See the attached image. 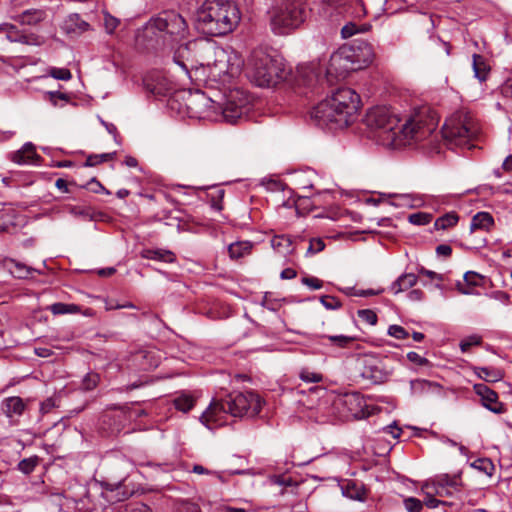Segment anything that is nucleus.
I'll list each match as a JSON object with an SVG mask.
<instances>
[{
  "label": "nucleus",
  "instance_id": "obj_1",
  "mask_svg": "<svg viewBox=\"0 0 512 512\" xmlns=\"http://www.w3.org/2000/svg\"><path fill=\"white\" fill-rule=\"evenodd\" d=\"M438 121L436 112L428 107L416 111L401 126L397 115L385 106L371 108L364 118L365 125L377 133L383 145L394 149L427 139L435 132Z\"/></svg>",
  "mask_w": 512,
  "mask_h": 512
},
{
  "label": "nucleus",
  "instance_id": "obj_2",
  "mask_svg": "<svg viewBox=\"0 0 512 512\" xmlns=\"http://www.w3.org/2000/svg\"><path fill=\"white\" fill-rule=\"evenodd\" d=\"M317 10L320 17L331 21L338 20L339 15L354 18L366 14L362 0H321L314 7H308L307 0H281L271 12V27L277 34H285L298 28L307 18L308 12Z\"/></svg>",
  "mask_w": 512,
  "mask_h": 512
},
{
  "label": "nucleus",
  "instance_id": "obj_3",
  "mask_svg": "<svg viewBox=\"0 0 512 512\" xmlns=\"http://www.w3.org/2000/svg\"><path fill=\"white\" fill-rule=\"evenodd\" d=\"M240 11L232 0H205L196 11V27L209 36H224L239 24Z\"/></svg>",
  "mask_w": 512,
  "mask_h": 512
},
{
  "label": "nucleus",
  "instance_id": "obj_4",
  "mask_svg": "<svg viewBox=\"0 0 512 512\" xmlns=\"http://www.w3.org/2000/svg\"><path fill=\"white\" fill-rule=\"evenodd\" d=\"M261 410V400L252 392L229 393L225 397H214L202 413L200 421L209 429L223 425V417L230 414L234 417H243L249 411L257 415Z\"/></svg>",
  "mask_w": 512,
  "mask_h": 512
},
{
  "label": "nucleus",
  "instance_id": "obj_5",
  "mask_svg": "<svg viewBox=\"0 0 512 512\" xmlns=\"http://www.w3.org/2000/svg\"><path fill=\"white\" fill-rule=\"evenodd\" d=\"M247 70L251 81L259 87L275 86L287 79L282 59L262 48L252 51Z\"/></svg>",
  "mask_w": 512,
  "mask_h": 512
},
{
  "label": "nucleus",
  "instance_id": "obj_6",
  "mask_svg": "<svg viewBox=\"0 0 512 512\" xmlns=\"http://www.w3.org/2000/svg\"><path fill=\"white\" fill-rule=\"evenodd\" d=\"M479 133V127L469 112L459 111L446 120L443 137L450 143L460 147L471 148V141Z\"/></svg>",
  "mask_w": 512,
  "mask_h": 512
},
{
  "label": "nucleus",
  "instance_id": "obj_7",
  "mask_svg": "<svg viewBox=\"0 0 512 512\" xmlns=\"http://www.w3.org/2000/svg\"><path fill=\"white\" fill-rule=\"evenodd\" d=\"M310 116L316 125L333 130L346 128L354 121L352 116L346 114L329 97L313 107Z\"/></svg>",
  "mask_w": 512,
  "mask_h": 512
},
{
  "label": "nucleus",
  "instance_id": "obj_8",
  "mask_svg": "<svg viewBox=\"0 0 512 512\" xmlns=\"http://www.w3.org/2000/svg\"><path fill=\"white\" fill-rule=\"evenodd\" d=\"M151 24L160 32H164L173 41L183 39L187 33L188 25L181 14L176 11H163L151 20Z\"/></svg>",
  "mask_w": 512,
  "mask_h": 512
},
{
  "label": "nucleus",
  "instance_id": "obj_9",
  "mask_svg": "<svg viewBox=\"0 0 512 512\" xmlns=\"http://www.w3.org/2000/svg\"><path fill=\"white\" fill-rule=\"evenodd\" d=\"M361 70L355 59V53L348 45H343L330 57L328 72L345 76L349 72Z\"/></svg>",
  "mask_w": 512,
  "mask_h": 512
},
{
  "label": "nucleus",
  "instance_id": "obj_10",
  "mask_svg": "<svg viewBox=\"0 0 512 512\" xmlns=\"http://www.w3.org/2000/svg\"><path fill=\"white\" fill-rule=\"evenodd\" d=\"M360 375L371 384L387 381L389 373L384 369L381 360L375 355H364L360 360Z\"/></svg>",
  "mask_w": 512,
  "mask_h": 512
},
{
  "label": "nucleus",
  "instance_id": "obj_11",
  "mask_svg": "<svg viewBox=\"0 0 512 512\" xmlns=\"http://www.w3.org/2000/svg\"><path fill=\"white\" fill-rule=\"evenodd\" d=\"M241 72L240 63L232 62V58L224 51H221L210 67V76L215 80L227 82L231 78L238 76Z\"/></svg>",
  "mask_w": 512,
  "mask_h": 512
},
{
  "label": "nucleus",
  "instance_id": "obj_12",
  "mask_svg": "<svg viewBox=\"0 0 512 512\" xmlns=\"http://www.w3.org/2000/svg\"><path fill=\"white\" fill-rule=\"evenodd\" d=\"M336 405L345 409L347 417L362 419L370 415L366 402L359 393L345 394L337 400Z\"/></svg>",
  "mask_w": 512,
  "mask_h": 512
},
{
  "label": "nucleus",
  "instance_id": "obj_13",
  "mask_svg": "<svg viewBox=\"0 0 512 512\" xmlns=\"http://www.w3.org/2000/svg\"><path fill=\"white\" fill-rule=\"evenodd\" d=\"M329 98L333 100L338 107L343 109L346 114H349L355 119L360 105V97L353 89L349 87L338 88Z\"/></svg>",
  "mask_w": 512,
  "mask_h": 512
},
{
  "label": "nucleus",
  "instance_id": "obj_14",
  "mask_svg": "<svg viewBox=\"0 0 512 512\" xmlns=\"http://www.w3.org/2000/svg\"><path fill=\"white\" fill-rule=\"evenodd\" d=\"M237 95L238 91L231 92L224 106L219 107L223 119L230 124L241 121L249 110L246 100H240L239 103L235 101Z\"/></svg>",
  "mask_w": 512,
  "mask_h": 512
},
{
  "label": "nucleus",
  "instance_id": "obj_15",
  "mask_svg": "<svg viewBox=\"0 0 512 512\" xmlns=\"http://www.w3.org/2000/svg\"><path fill=\"white\" fill-rule=\"evenodd\" d=\"M186 106L190 116L197 118L208 117L209 114L206 111L209 109L215 110L216 108L215 102L201 91L190 94Z\"/></svg>",
  "mask_w": 512,
  "mask_h": 512
},
{
  "label": "nucleus",
  "instance_id": "obj_16",
  "mask_svg": "<svg viewBox=\"0 0 512 512\" xmlns=\"http://www.w3.org/2000/svg\"><path fill=\"white\" fill-rule=\"evenodd\" d=\"M425 487L427 489H429V488L449 487V488L454 490V492L456 494V499H457L456 502H459L461 506L463 505L464 501L466 500L464 485L462 483L460 474H454V475L442 474V475H439V476H437L433 480L431 485L426 484Z\"/></svg>",
  "mask_w": 512,
  "mask_h": 512
},
{
  "label": "nucleus",
  "instance_id": "obj_17",
  "mask_svg": "<svg viewBox=\"0 0 512 512\" xmlns=\"http://www.w3.org/2000/svg\"><path fill=\"white\" fill-rule=\"evenodd\" d=\"M475 393L481 398L482 405L495 414L505 412L503 403L498 401V394L487 385L479 383L473 387Z\"/></svg>",
  "mask_w": 512,
  "mask_h": 512
},
{
  "label": "nucleus",
  "instance_id": "obj_18",
  "mask_svg": "<svg viewBox=\"0 0 512 512\" xmlns=\"http://www.w3.org/2000/svg\"><path fill=\"white\" fill-rule=\"evenodd\" d=\"M348 46L354 51L355 59L361 69L372 63L375 53L373 46L370 43L364 40H356L352 45Z\"/></svg>",
  "mask_w": 512,
  "mask_h": 512
},
{
  "label": "nucleus",
  "instance_id": "obj_19",
  "mask_svg": "<svg viewBox=\"0 0 512 512\" xmlns=\"http://www.w3.org/2000/svg\"><path fill=\"white\" fill-rule=\"evenodd\" d=\"M318 80V73L314 64H302L297 66L294 81L298 86H312Z\"/></svg>",
  "mask_w": 512,
  "mask_h": 512
},
{
  "label": "nucleus",
  "instance_id": "obj_20",
  "mask_svg": "<svg viewBox=\"0 0 512 512\" xmlns=\"http://www.w3.org/2000/svg\"><path fill=\"white\" fill-rule=\"evenodd\" d=\"M68 35H80L90 29V24L83 20L79 14H70L61 26Z\"/></svg>",
  "mask_w": 512,
  "mask_h": 512
},
{
  "label": "nucleus",
  "instance_id": "obj_21",
  "mask_svg": "<svg viewBox=\"0 0 512 512\" xmlns=\"http://www.w3.org/2000/svg\"><path fill=\"white\" fill-rule=\"evenodd\" d=\"M174 63L186 74H189V70L195 67L192 54L188 44L180 45L173 56Z\"/></svg>",
  "mask_w": 512,
  "mask_h": 512
},
{
  "label": "nucleus",
  "instance_id": "obj_22",
  "mask_svg": "<svg viewBox=\"0 0 512 512\" xmlns=\"http://www.w3.org/2000/svg\"><path fill=\"white\" fill-rule=\"evenodd\" d=\"M0 30L6 33V38L11 42L27 45L36 44V36L24 34L15 25L6 23L0 26Z\"/></svg>",
  "mask_w": 512,
  "mask_h": 512
},
{
  "label": "nucleus",
  "instance_id": "obj_23",
  "mask_svg": "<svg viewBox=\"0 0 512 512\" xmlns=\"http://www.w3.org/2000/svg\"><path fill=\"white\" fill-rule=\"evenodd\" d=\"M37 157L34 145L26 143L20 150L13 152L10 159L17 164H29L34 162Z\"/></svg>",
  "mask_w": 512,
  "mask_h": 512
},
{
  "label": "nucleus",
  "instance_id": "obj_24",
  "mask_svg": "<svg viewBox=\"0 0 512 512\" xmlns=\"http://www.w3.org/2000/svg\"><path fill=\"white\" fill-rule=\"evenodd\" d=\"M141 257L149 260H156L165 263H173L176 260L175 254L167 249H143Z\"/></svg>",
  "mask_w": 512,
  "mask_h": 512
},
{
  "label": "nucleus",
  "instance_id": "obj_25",
  "mask_svg": "<svg viewBox=\"0 0 512 512\" xmlns=\"http://www.w3.org/2000/svg\"><path fill=\"white\" fill-rule=\"evenodd\" d=\"M2 409L5 415L9 418L20 416L24 412L25 403L20 397H8L3 401Z\"/></svg>",
  "mask_w": 512,
  "mask_h": 512
},
{
  "label": "nucleus",
  "instance_id": "obj_26",
  "mask_svg": "<svg viewBox=\"0 0 512 512\" xmlns=\"http://www.w3.org/2000/svg\"><path fill=\"white\" fill-rule=\"evenodd\" d=\"M418 281V276L414 273L402 274L391 285L390 289L394 294H398L413 287Z\"/></svg>",
  "mask_w": 512,
  "mask_h": 512
},
{
  "label": "nucleus",
  "instance_id": "obj_27",
  "mask_svg": "<svg viewBox=\"0 0 512 512\" xmlns=\"http://www.w3.org/2000/svg\"><path fill=\"white\" fill-rule=\"evenodd\" d=\"M46 13L40 9L26 10L17 16V21L22 25H36L43 21Z\"/></svg>",
  "mask_w": 512,
  "mask_h": 512
},
{
  "label": "nucleus",
  "instance_id": "obj_28",
  "mask_svg": "<svg viewBox=\"0 0 512 512\" xmlns=\"http://www.w3.org/2000/svg\"><path fill=\"white\" fill-rule=\"evenodd\" d=\"M494 225V219L492 215L488 212H478L476 213L471 221L470 230L474 231L476 229L489 230L490 227Z\"/></svg>",
  "mask_w": 512,
  "mask_h": 512
},
{
  "label": "nucleus",
  "instance_id": "obj_29",
  "mask_svg": "<svg viewBox=\"0 0 512 512\" xmlns=\"http://www.w3.org/2000/svg\"><path fill=\"white\" fill-rule=\"evenodd\" d=\"M475 372L486 382H498L504 377L503 371L494 367H476Z\"/></svg>",
  "mask_w": 512,
  "mask_h": 512
},
{
  "label": "nucleus",
  "instance_id": "obj_30",
  "mask_svg": "<svg viewBox=\"0 0 512 512\" xmlns=\"http://www.w3.org/2000/svg\"><path fill=\"white\" fill-rule=\"evenodd\" d=\"M252 244L249 241H239L229 245L228 252L232 259H238L250 254Z\"/></svg>",
  "mask_w": 512,
  "mask_h": 512
},
{
  "label": "nucleus",
  "instance_id": "obj_31",
  "mask_svg": "<svg viewBox=\"0 0 512 512\" xmlns=\"http://www.w3.org/2000/svg\"><path fill=\"white\" fill-rule=\"evenodd\" d=\"M343 494L353 500L364 501L366 499V490L363 485H357L354 482H349L343 488Z\"/></svg>",
  "mask_w": 512,
  "mask_h": 512
},
{
  "label": "nucleus",
  "instance_id": "obj_32",
  "mask_svg": "<svg viewBox=\"0 0 512 512\" xmlns=\"http://www.w3.org/2000/svg\"><path fill=\"white\" fill-rule=\"evenodd\" d=\"M225 195L224 189L220 187H211L207 193V200L216 211H221L223 209L222 201Z\"/></svg>",
  "mask_w": 512,
  "mask_h": 512
},
{
  "label": "nucleus",
  "instance_id": "obj_33",
  "mask_svg": "<svg viewBox=\"0 0 512 512\" xmlns=\"http://www.w3.org/2000/svg\"><path fill=\"white\" fill-rule=\"evenodd\" d=\"M271 246L274 250L280 253L292 252V240L286 235H276L271 239Z\"/></svg>",
  "mask_w": 512,
  "mask_h": 512
},
{
  "label": "nucleus",
  "instance_id": "obj_34",
  "mask_svg": "<svg viewBox=\"0 0 512 512\" xmlns=\"http://www.w3.org/2000/svg\"><path fill=\"white\" fill-rule=\"evenodd\" d=\"M424 504L428 508H437L440 505L448 506L450 508V512H454V511H457L462 508V506L460 505L459 502L439 500V499H436L435 497H433L432 495H430L429 492H428L427 497L425 498Z\"/></svg>",
  "mask_w": 512,
  "mask_h": 512
},
{
  "label": "nucleus",
  "instance_id": "obj_35",
  "mask_svg": "<svg viewBox=\"0 0 512 512\" xmlns=\"http://www.w3.org/2000/svg\"><path fill=\"white\" fill-rule=\"evenodd\" d=\"M459 216L455 212H449L436 219L434 227L436 230H446L458 223Z\"/></svg>",
  "mask_w": 512,
  "mask_h": 512
},
{
  "label": "nucleus",
  "instance_id": "obj_36",
  "mask_svg": "<svg viewBox=\"0 0 512 512\" xmlns=\"http://www.w3.org/2000/svg\"><path fill=\"white\" fill-rule=\"evenodd\" d=\"M474 75L480 81H485L488 75L487 65L481 55L473 54Z\"/></svg>",
  "mask_w": 512,
  "mask_h": 512
},
{
  "label": "nucleus",
  "instance_id": "obj_37",
  "mask_svg": "<svg viewBox=\"0 0 512 512\" xmlns=\"http://www.w3.org/2000/svg\"><path fill=\"white\" fill-rule=\"evenodd\" d=\"M324 337L330 341L331 345L343 349L349 348L357 340V337L347 335H328Z\"/></svg>",
  "mask_w": 512,
  "mask_h": 512
},
{
  "label": "nucleus",
  "instance_id": "obj_38",
  "mask_svg": "<svg viewBox=\"0 0 512 512\" xmlns=\"http://www.w3.org/2000/svg\"><path fill=\"white\" fill-rule=\"evenodd\" d=\"M115 156H116V152L102 153V154H91V155L87 156L84 166L85 167H94L102 162L113 160Z\"/></svg>",
  "mask_w": 512,
  "mask_h": 512
},
{
  "label": "nucleus",
  "instance_id": "obj_39",
  "mask_svg": "<svg viewBox=\"0 0 512 512\" xmlns=\"http://www.w3.org/2000/svg\"><path fill=\"white\" fill-rule=\"evenodd\" d=\"M308 175L313 176L314 173L312 171H309L308 173H295V175L293 176V183L296 185L298 189L306 190L311 189L313 187V183L311 180L308 179Z\"/></svg>",
  "mask_w": 512,
  "mask_h": 512
},
{
  "label": "nucleus",
  "instance_id": "obj_40",
  "mask_svg": "<svg viewBox=\"0 0 512 512\" xmlns=\"http://www.w3.org/2000/svg\"><path fill=\"white\" fill-rule=\"evenodd\" d=\"M100 382V375L96 372H88L82 379L81 388L85 391L95 389Z\"/></svg>",
  "mask_w": 512,
  "mask_h": 512
},
{
  "label": "nucleus",
  "instance_id": "obj_41",
  "mask_svg": "<svg viewBox=\"0 0 512 512\" xmlns=\"http://www.w3.org/2000/svg\"><path fill=\"white\" fill-rule=\"evenodd\" d=\"M49 310L54 315H61L67 313H75L78 311V306L74 304H65L61 302H57L49 306Z\"/></svg>",
  "mask_w": 512,
  "mask_h": 512
},
{
  "label": "nucleus",
  "instance_id": "obj_42",
  "mask_svg": "<svg viewBox=\"0 0 512 512\" xmlns=\"http://www.w3.org/2000/svg\"><path fill=\"white\" fill-rule=\"evenodd\" d=\"M38 463H39L38 456H32L29 458H25L18 463V469L22 473L29 475L30 473H32L34 471V469L36 468Z\"/></svg>",
  "mask_w": 512,
  "mask_h": 512
},
{
  "label": "nucleus",
  "instance_id": "obj_43",
  "mask_svg": "<svg viewBox=\"0 0 512 512\" xmlns=\"http://www.w3.org/2000/svg\"><path fill=\"white\" fill-rule=\"evenodd\" d=\"M175 408L182 412H188L194 406V399L191 396L183 395L174 400Z\"/></svg>",
  "mask_w": 512,
  "mask_h": 512
},
{
  "label": "nucleus",
  "instance_id": "obj_44",
  "mask_svg": "<svg viewBox=\"0 0 512 512\" xmlns=\"http://www.w3.org/2000/svg\"><path fill=\"white\" fill-rule=\"evenodd\" d=\"M484 276L475 272V271H468L464 274V281L467 286L471 287H479L483 285L484 282Z\"/></svg>",
  "mask_w": 512,
  "mask_h": 512
},
{
  "label": "nucleus",
  "instance_id": "obj_45",
  "mask_svg": "<svg viewBox=\"0 0 512 512\" xmlns=\"http://www.w3.org/2000/svg\"><path fill=\"white\" fill-rule=\"evenodd\" d=\"M408 220L414 225H426L432 220V215L424 212H417L409 215Z\"/></svg>",
  "mask_w": 512,
  "mask_h": 512
},
{
  "label": "nucleus",
  "instance_id": "obj_46",
  "mask_svg": "<svg viewBox=\"0 0 512 512\" xmlns=\"http://www.w3.org/2000/svg\"><path fill=\"white\" fill-rule=\"evenodd\" d=\"M482 342V338L479 335H471L461 340L460 349L462 352H468L472 346H478Z\"/></svg>",
  "mask_w": 512,
  "mask_h": 512
},
{
  "label": "nucleus",
  "instance_id": "obj_47",
  "mask_svg": "<svg viewBox=\"0 0 512 512\" xmlns=\"http://www.w3.org/2000/svg\"><path fill=\"white\" fill-rule=\"evenodd\" d=\"M118 512H152L150 507L144 503L135 502L128 503L124 507H121Z\"/></svg>",
  "mask_w": 512,
  "mask_h": 512
},
{
  "label": "nucleus",
  "instance_id": "obj_48",
  "mask_svg": "<svg viewBox=\"0 0 512 512\" xmlns=\"http://www.w3.org/2000/svg\"><path fill=\"white\" fill-rule=\"evenodd\" d=\"M403 504L408 512H420L423 508V502L415 497L405 498Z\"/></svg>",
  "mask_w": 512,
  "mask_h": 512
},
{
  "label": "nucleus",
  "instance_id": "obj_49",
  "mask_svg": "<svg viewBox=\"0 0 512 512\" xmlns=\"http://www.w3.org/2000/svg\"><path fill=\"white\" fill-rule=\"evenodd\" d=\"M320 302L326 309H329V310H336L342 306V304L338 298H336L334 296H330V295L321 296Z\"/></svg>",
  "mask_w": 512,
  "mask_h": 512
},
{
  "label": "nucleus",
  "instance_id": "obj_50",
  "mask_svg": "<svg viewBox=\"0 0 512 512\" xmlns=\"http://www.w3.org/2000/svg\"><path fill=\"white\" fill-rule=\"evenodd\" d=\"M357 314H358V317L362 321H364L370 325H375L377 323L378 318H377L376 313L373 310L362 309V310H358Z\"/></svg>",
  "mask_w": 512,
  "mask_h": 512
},
{
  "label": "nucleus",
  "instance_id": "obj_51",
  "mask_svg": "<svg viewBox=\"0 0 512 512\" xmlns=\"http://www.w3.org/2000/svg\"><path fill=\"white\" fill-rule=\"evenodd\" d=\"M49 74L50 76L58 80L67 81L72 78L70 70L66 68H51Z\"/></svg>",
  "mask_w": 512,
  "mask_h": 512
},
{
  "label": "nucleus",
  "instance_id": "obj_52",
  "mask_svg": "<svg viewBox=\"0 0 512 512\" xmlns=\"http://www.w3.org/2000/svg\"><path fill=\"white\" fill-rule=\"evenodd\" d=\"M395 201H393L391 204L394 206H408L413 207V199L411 195L409 194H395L393 195Z\"/></svg>",
  "mask_w": 512,
  "mask_h": 512
},
{
  "label": "nucleus",
  "instance_id": "obj_53",
  "mask_svg": "<svg viewBox=\"0 0 512 512\" xmlns=\"http://www.w3.org/2000/svg\"><path fill=\"white\" fill-rule=\"evenodd\" d=\"M388 335L396 339H406L409 333L400 325H390L388 328Z\"/></svg>",
  "mask_w": 512,
  "mask_h": 512
},
{
  "label": "nucleus",
  "instance_id": "obj_54",
  "mask_svg": "<svg viewBox=\"0 0 512 512\" xmlns=\"http://www.w3.org/2000/svg\"><path fill=\"white\" fill-rule=\"evenodd\" d=\"M360 31H365V29L364 28L360 29L355 23L349 22L342 27L341 36H342V38H349Z\"/></svg>",
  "mask_w": 512,
  "mask_h": 512
},
{
  "label": "nucleus",
  "instance_id": "obj_55",
  "mask_svg": "<svg viewBox=\"0 0 512 512\" xmlns=\"http://www.w3.org/2000/svg\"><path fill=\"white\" fill-rule=\"evenodd\" d=\"M325 248V243L321 238H312L309 242V247L307 249V254H316L323 251Z\"/></svg>",
  "mask_w": 512,
  "mask_h": 512
},
{
  "label": "nucleus",
  "instance_id": "obj_56",
  "mask_svg": "<svg viewBox=\"0 0 512 512\" xmlns=\"http://www.w3.org/2000/svg\"><path fill=\"white\" fill-rule=\"evenodd\" d=\"M49 101L56 106L58 104V100L68 102L69 95L60 91H48L47 93Z\"/></svg>",
  "mask_w": 512,
  "mask_h": 512
},
{
  "label": "nucleus",
  "instance_id": "obj_57",
  "mask_svg": "<svg viewBox=\"0 0 512 512\" xmlns=\"http://www.w3.org/2000/svg\"><path fill=\"white\" fill-rule=\"evenodd\" d=\"M300 378L308 383H318L322 380V375L319 373L311 372L309 370H302Z\"/></svg>",
  "mask_w": 512,
  "mask_h": 512
},
{
  "label": "nucleus",
  "instance_id": "obj_58",
  "mask_svg": "<svg viewBox=\"0 0 512 512\" xmlns=\"http://www.w3.org/2000/svg\"><path fill=\"white\" fill-rule=\"evenodd\" d=\"M174 512H201L200 507L192 502L179 503Z\"/></svg>",
  "mask_w": 512,
  "mask_h": 512
},
{
  "label": "nucleus",
  "instance_id": "obj_59",
  "mask_svg": "<svg viewBox=\"0 0 512 512\" xmlns=\"http://www.w3.org/2000/svg\"><path fill=\"white\" fill-rule=\"evenodd\" d=\"M88 189H90L93 193L103 192L107 195H110L111 192L107 190L96 178H92L86 185Z\"/></svg>",
  "mask_w": 512,
  "mask_h": 512
},
{
  "label": "nucleus",
  "instance_id": "obj_60",
  "mask_svg": "<svg viewBox=\"0 0 512 512\" xmlns=\"http://www.w3.org/2000/svg\"><path fill=\"white\" fill-rule=\"evenodd\" d=\"M417 273L419 276H426L430 280H438L442 282L444 280V277L442 274H438L434 271L428 270L424 268L423 266L417 268Z\"/></svg>",
  "mask_w": 512,
  "mask_h": 512
},
{
  "label": "nucleus",
  "instance_id": "obj_61",
  "mask_svg": "<svg viewBox=\"0 0 512 512\" xmlns=\"http://www.w3.org/2000/svg\"><path fill=\"white\" fill-rule=\"evenodd\" d=\"M270 481L272 484L281 486V487H287L291 486L293 484V480L291 477H287L284 475H274L270 478Z\"/></svg>",
  "mask_w": 512,
  "mask_h": 512
},
{
  "label": "nucleus",
  "instance_id": "obj_62",
  "mask_svg": "<svg viewBox=\"0 0 512 512\" xmlns=\"http://www.w3.org/2000/svg\"><path fill=\"white\" fill-rule=\"evenodd\" d=\"M69 212L74 216H81L84 218L92 219V213L90 209L86 207L71 206L69 207Z\"/></svg>",
  "mask_w": 512,
  "mask_h": 512
},
{
  "label": "nucleus",
  "instance_id": "obj_63",
  "mask_svg": "<svg viewBox=\"0 0 512 512\" xmlns=\"http://www.w3.org/2000/svg\"><path fill=\"white\" fill-rule=\"evenodd\" d=\"M302 283L313 290H318L323 287V281L316 277H304L302 278Z\"/></svg>",
  "mask_w": 512,
  "mask_h": 512
},
{
  "label": "nucleus",
  "instance_id": "obj_64",
  "mask_svg": "<svg viewBox=\"0 0 512 512\" xmlns=\"http://www.w3.org/2000/svg\"><path fill=\"white\" fill-rule=\"evenodd\" d=\"M436 495L440 497H451L453 498L452 501H457L456 494L453 489L449 487H442V488H430Z\"/></svg>",
  "mask_w": 512,
  "mask_h": 512
}]
</instances>
